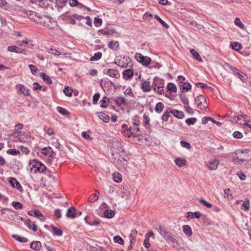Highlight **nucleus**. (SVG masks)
<instances>
[{
    "label": "nucleus",
    "mask_w": 251,
    "mask_h": 251,
    "mask_svg": "<svg viewBox=\"0 0 251 251\" xmlns=\"http://www.w3.org/2000/svg\"><path fill=\"white\" fill-rule=\"evenodd\" d=\"M26 14L28 18L34 22H36V20H37V17L39 15L37 13L30 10L27 11Z\"/></svg>",
    "instance_id": "nucleus-20"
},
{
    "label": "nucleus",
    "mask_w": 251,
    "mask_h": 251,
    "mask_svg": "<svg viewBox=\"0 0 251 251\" xmlns=\"http://www.w3.org/2000/svg\"><path fill=\"white\" fill-rule=\"evenodd\" d=\"M133 70L129 68L124 70L123 72V77L125 79H129L133 75Z\"/></svg>",
    "instance_id": "nucleus-16"
},
{
    "label": "nucleus",
    "mask_w": 251,
    "mask_h": 251,
    "mask_svg": "<svg viewBox=\"0 0 251 251\" xmlns=\"http://www.w3.org/2000/svg\"><path fill=\"white\" fill-rule=\"evenodd\" d=\"M48 17L49 16L46 15L41 16L39 15L35 23L45 27L46 24L47 23V21L48 20Z\"/></svg>",
    "instance_id": "nucleus-14"
},
{
    "label": "nucleus",
    "mask_w": 251,
    "mask_h": 251,
    "mask_svg": "<svg viewBox=\"0 0 251 251\" xmlns=\"http://www.w3.org/2000/svg\"><path fill=\"white\" fill-rule=\"evenodd\" d=\"M236 156L233 158V161L234 163L238 164L239 162H246L249 161L248 157H241V154L236 155Z\"/></svg>",
    "instance_id": "nucleus-25"
},
{
    "label": "nucleus",
    "mask_w": 251,
    "mask_h": 251,
    "mask_svg": "<svg viewBox=\"0 0 251 251\" xmlns=\"http://www.w3.org/2000/svg\"><path fill=\"white\" fill-rule=\"evenodd\" d=\"M16 88L18 90L23 94L25 96H28L30 95L29 90L25 87L23 84H17L16 85Z\"/></svg>",
    "instance_id": "nucleus-12"
},
{
    "label": "nucleus",
    "mask_w": 251,
    "mask_h": 251,
    "mask_svg": "<svg viewBox=\"0 0 251 251\" xmlns=\"http://www.w3.org/2000/svg\"><path fill=\"white\" fill-rule=\"evenodd\" d=\"M195 102L198 108L205 110L208 106L205 98L200 95L195 98Z\"/></svg>",
    "instance_id": "nucleus-3"
},
{
    "label": "nucleus",
    "mask_w": 251,
    "mask_h": 251,
    "mask_svg": "<svg viewBox=\"0 0 251 251\" xmlns=\"http://www.w3.org/2000/svg\"><path fill=\"white\" fill-rule=\"evenodd\" d=\"M8 181L13 188L17 189L21 192L24 191L21 184L18 181L16 178L10 177L9 178Z\"/></svg>",
    "instance_id": "nucleus-7"
},
{
    "label": "nucleus",
    "mask_w": 251,
    "mask_h": 251,
    "mask_svg": "<svg viewBox=\"0 0 251 251\" xmlns=\"http://www.w3.org/2000/svg\"><path fill=\"white\" fill-rule=\"evenodd\" d=\"M164 80L159 79L158 77H155L154 78L153 81V85L154 86H157L158 85H163L164 86Z\"/></svg>",
    "instance_id": "nucleus-48"
},
{
    "label": "nucleus",
    "mask_w": 251,
    "mask_h": 251,
    "mask_svg": "<svg viewBox=\"0 0 251 251\" xmlns=\"http://www.w3.org/2000/svg\"><path fill=\"white\" fill-rule=\"evenodd\" d=\"M154 18L166 28H168L169 27L168 25H167L164 21H163L158 15H155L154 16Z\"/></svg>",
    "instance_id": "nucleus-51"
},
{
    "label": "nucleus",
    "mask_w": 251,
    "mask_h": 251,
    "mask_svg": "<svg viewBox=\"0 0 251 251\" xmlns=\"http://www.w3.org/2000/svg\"><path fill=\"white\" fill-rule=\"evenodd\" d=\"M68 0H56L55 4L58 10L62 9L65 6L67 3Z\"/></svg>",
    "instance_id": "nucleus-35"
},
{
    "label": "nucleus",
    "mask_w": 251,
    "mask_h": 251,
    "mask_svg": "<svg viewBox=\"0 0 251 251\" xmlns=\"http://www.w3.org/2000/svg\"><path fill=\"white\" fill-rule=\"evenodd\" d=\"M135 58L138 62L141 63L145 66H148L151 62V59L150 57L147 56H144L140 53H136Z\"/></svg>",
    "instance_id": "nucleus-5"
},
{
    "label": "nucleus",
    "mask_w": 251,
    "mask_h": 251,
    "mask_svg": "<svg viewBox=\"0 0 251 251\" xmlns=\"http://www.w3.org/2000/svg\"><path fill=\"white\" fill-rule=\"evenodd\" d=\"M69 4L71 6H75L77 5L80 6V7H84V6L79 3L77 0H69Z\"/></svg>",
    "instance_id": "nucleus-54"
},
{
    "label": "nucleus",
    "mask_w": 251,
    "mask_h": 251,
    "mask_svg": "<svg viewBox=\"0 0 251 251\" xmlns=\"http://www.w3.org/2000/svg\"><path fill=\"white\" fill-rule=\"evenodd\" d=\"M94 24L96 27H99L101 26L102 24V20L99 17H95Z\"/></svg>",
    "instance_id": "nucleus-58"
},
{
    "label": "nucleus",
    "mask_w": 251,
    "mask_h": 251,
    "mask_svg": "<svg viewBox=\"0 0 251 251\" xmlns=\"http://www.w3.org/2000/svg\"><path fill=\"white\" fill-rule=\"evenodd\" d=\"M102 57V53L100 52H96L94 55L90 58V61H97L100 60Z\"/></svg>",
    "instance_id": "nucleus-46"
},
{
    "label": "nucleus",
    "mask_w": 251,
    "mask_h": 251,
    "mask_svg": "<svg viewBox=\"0 0 251 251\" xmlns=\"http://www.w3.org/2000/svg\"><path fill=\"white\" fill-rule=\"evenodd\" d=\"M242 204V207H241L242 209H243L244 211H248L250 208V201L248 199H246L245 201H243Z\"/></svg>",
    "instance_id": "nucleus-47"
},
{
    "label": "nucleus",
    "mask_w": 251,
    "mask_h": 251,
    "mask_svg": "<svg viewBox=\"0 0 251 251\" xmlns=\"http://www.w3.org/2000/svg\"><path fill=\"white\" fill-rule=\"evenodd\" d=\"M30 247L33 250L39 251L41 247V243L39 241H33L30 244Z\"/></svg>",
    "instance_id": "nucleus-34"
},
{
    "label": "nucleus",
    "mask_w": 251,
    "mask_h": 251,
    "mask_svg": "<svg viewBox=\"0 0 251 251\" xmlns=\"http://www.w3.org/2000/svg\"><path fill=\"white\" fill-rule=\"evenodd\" d=\"M99 199V195L97 194H93L91 195L89 198V201L93 203L98 200Z\"/></svg>",
    "instance_id": "nucleus-59"
},
{
    "label": "nucleus",
    "mask_w": 251,
    "mask_h": 251,
    "mask_svg": "<svg viewBox=\"0 0 251 251\" xmlns=\"http://www.w3.org/2000/svg\"><path fill=\"white\" fill-rule=\"evenodd\" d=\"M109 102V99L106 97H103L102 99L100 100V103L101 107L106 108L108 105Z\"/></svg>",
    "instance_id": "nucleus-39"
},
{
    "label": "nucleus",
    "mask_w": 251,
    "mask_h": 251,
    "mask_svg": "<svg viewBox=\"0 0 251 251\" xmlns=\"http://www.w3.org/2000/svg\"><path fill=\"white\" fill-rule=\"evenodd\" d=\"M40 76L43 79V80L48 84H51L52 81L51 78L47 75L45 73H40Z\"/></svg>",
    "instance_id": "nucleus-33"
},
{
    "label": "nucleus",
    "mask_w": 251,
    "mask_h": 251,
    "mask_svg": "<svg viewBox=\"0 0 251 251\" xmlns=\"http://www.w3.org/2000/svg\"><path fill=\"white\" fill-rule=\"evenodd\" d=\"M113 240L115 243L120 244V245H123L124 244V241L123 238L118 235L115 236L113 238Z\"/></svg>",
    "instance_id": "nucleus-57"
},
{
    "label": "nucleus",
    "mask_w": 251,
    "mask_h": 251,
    "mask_svg": "<svg viewBox=\"0 0 251 251\" xmlns=\"http://www.w3.org/2000/svg\"><path fill=\"white\" fill-rule=\"evenodd\" d=\"M28 67L33 75H35L38 71V68L35 65L30 64L28 65Z\"/></svg>",
    "instance_id": "nucleus-64"
},
{
    "label": "nucleus",
    "mask_w": 251,
    "mask_h": 251,
    "mask_svg": "<svg viewBox=\"0 0 251 251\" xmlns=\"http://www.w3.org/2000/svg\"><path fill=\"white\" fill-rule=\"evenodd\" d=\"M90 133H91V132L90 130H89L87 131L82 132L81 135L85 139L90 140L92 139V138L90 137Z\"/></svg>",
    "instance_id": "nucleus-61"
},
{
    "label": "nucleus",
    "mask_w": 251,
    "mask_h": 251,
    "mask_svg": "<svg viewBox=\"0 0 251 251\" xmlns=\"http://www.w3.org/2000/svg\"><path fill=\"white\" fill-rule=\"evenodd\" d=\"M25 224L29 229H31L34 232H36L38 230V227L35 224V222H31L29 219H28L25 221Z\"/></svg>",
    "instance_id": "nucleus-15"
},
{
    "label": "nucleus",
    "mask_w": 251,
    "mask_h": 251,
    "mask_svg": "<svg viewBox=\"0 0 251 251\" xmlns=\"http://www.w3.org/2000/svg\"><path fill=\"white\" fill-rule=\"evenodd\" d=\"M45 27L49 29H53L57 26V22L51 17L49 16L48 20L47 21Z\"/></svg>",
    "instance_id": "nucleus-13"
},
{
    "label": "nucleus",
    "mask_w": 251,
    "mask_h": 251,
    "mask_svg": "<svg viewBox=\"0 0 251 251\" xmlns=\"http://www.w3.org/2000/svg\"><path fill=\"white\" fill-rule=\"evenodd\" d=\"M106 75H108L111 77H113L116 78L120 77V74L118 73V71L114 69H108L106 71Z\"/></svg>",
    "instance_id": "nucleus-22"
},
{
    "label": "nucleus",
    "mask_w": 251,
    "mask_h": 251,
    "mask_svg": "<svg viewBox=\"0 0 251 251\" xmlns=\"http://www.w3.org/2000/svg\"><path fill=\"white\" fill-rule=\"evenodd\" d=\"M190 51V53L193 55V57L195 59H196L197 61L199 62L202 61V59L200 56V54L194 49H191Z\"/></svg>",
    "instance_id": "nucleus-37"
},
{
    "label": "nucleus",
    "mask_w": 251,
    "mask_h": 251,
    "mask_svg": "<svg viewBox=\"0 0 251 251\" xmlns=\"http://www.w3.org/2000/svg\"><path fill=\"white\" fill-rule=\"evenodd\" d=\"M12 206L16 209H22L23 207V205L20 202L14 201L12 203Z\"/></svg>",
    "instance_id": "nucleus-55"
},
{
    "label": "nucleus",
    "mask_w": 251,
    "mask_h": 251,
    "mask_svg": "<svg viewBox=\"0 0 251 251\" xmlns=\"http://www.w3.org/2000/svg\"><path fill=\"white\" fill-rule=\"evenodd\" d=\"M28 214L30 216L38 218L41 222H44L46 220L45 217L38 210H30L28 211Z\"/></svg>",
    "instance_id": "nucleus-8"
},
{
    "label": "nucleus",
    "mask_w": 251,
    "mask_h": 251,
    "mask_svg": "<svg viewBox=\"0 0 251 251\" xmlns=\"http://www.w3.org/2000/svg\"><path fill=\"white\" fill-rule=\"evenodd\" d=\"M50 228H51V231L54 235L56 236H62L63 234V231L59 228H58L56 227H55L53 225H51L50 226Z\"/></svg>",
    "instance_id": "nucleus-27"
},
{
    "label": "nucleus",
    "mask_w": 251,
    "mask_h": 251,
    "mask_svg": "<svg viewBox=\"0 0 251 251\" xmlns=\"http://www.w3.org/2000/svg\"><path fill=\"white\" fill-rule=\"evenodd\" d=\"M174 116L177 119H183L184 117V114L183 111L174 109Z\"/></svg>",
    "instance_id": "nucleus-40"
},
{
    "label": "nucleus",
    "mask_w": 251,
    "mask_h": 251,
    "mask_svg": "<svg viewBox=\"0 0 251 251\" xmlns=\"http://www.w3.org/2000/svg\"><path fill=\"white\" fill-rule=\"evenodd\" d=\"M73 92V90L72 88L69 86H66L63 89L64 93L68 97H71L72 96Z\"/></svg>",
    "instance_id": "nucleus-44"
},
{
    "label": "nucleus",
    "mask_w": 251,
    "mask_h": 251,
    "mask_svg": "<svg viewBox=\"0 0 251 251\" xmlns=\"http://www.w3.org/2000/svg\"><path fill=\"white\" fill-rule=\"evenodd\" d=\"M180 144L181 147L185 148L187 149H190L191 148V146L189 142L184 141H181Z\"/></svg>",
    "instance_id": "nucleus-62"
},
{
    "label": "nucleus",
    "mask_w": 251,
    "mask_h": 251,
    "mask_svg": "<svg viewBox=\"0 0 251 251\" xmlns=\"http://www.w3.org/2000/svg\"><path fill=\"white\" fill-rule=\"evenodd\" d=\"M230 47L235 51H239L241 49V44L237 42H234L230 44Z\"/></svg>",
    "instance_id": "nucleus-38"
},
{
    "label": "nucleus",
    "mask_w": 251,
    "mask_h": 251,
    "mask_svg": "<svg viewBox=\"0 0 251 251\" xmlns=\"http://www.w3.org/2000/svg\"><path fill=\"white\" fill-rule=\"evenodd\" d=\"M113 179L116 182H121L122 180V177L120 174L117 173L116 174L115 173L113 174Z\"/></svg>",
    "instance_id": "nucleus-49"
},
{
    "label": "nucleus",
    "mask_w": 251,
    "mask_h": 251,
    "mask_svg": "<svg viewBox=\"0 0 251 251\" xmlns=\"http://www.w3.org/2000/svg\"><path fill=\"white\" fill-rule=\"evenodd\" d=\"M108 48L112 50H118L119 49V43L117 41H111L108 44Z\"/></svg>",
    "instance_id": "nucleus-19"
},
{
    "label": "nucleus",
    "mask_w": 251,
    "mask_h": 251,
    "mask_svg": "<svg viewBox=\"0 0 251 251\" xmlns=\"http://www.w3.org/2000/svg\"><path fill=\"white\" fill-rule=\"evenodd\" d=\"M179 97L181 100V101L184 105H188L189 104V100L186 97L185 94H180Z\"/></svg>",
    "instance_id": "nucleus-53"
},
{
    "label": "nucleus",
    "mask_w": 251,
    "mask_h": 251,
    "mask_svg": "<svg viewBox=\"0 0 251 251\" xmlns=\"http://www.w3.org/2000/svg\"><path fill=\"white\" fill-rule=\"evenodd\" d=\"M57 110L63 116H68L70 115L69 112L66 109L60 106H58L57 107Z\"/></svg>",
    "instance_id": "nucleus-45"
},
{
    "label": "nucleus",
    "mask_w": 251,
    "mask_h": 251,
    "mask_svg": "<svg viewBox=\"0 0 251 251\" xmlns=\"http://www.w3.org/2000/svg\"><path fill=\"white\" fill-rule=\"evenodd\" d=\"M132 129V127H130L128 128H127L125 130H124L122 131L124 133V135L128 138H130L132 136L134 137H138L141 134L139 133H136V132H133L131 131Z\"/></svg>",
    "instance_id": "nucleus-10"
},
{
    "label": "nucleus",
    "mask_w": 251,
    "mask_h": 251,
    "mask_svg": "<svg viewBox=\"0 0 251 251\" xmlns=\"http://www.w3.org/2000/svg\"><path fill=\"white\" fill-rule=\"evenodd\" d=\"M141 88L144 92H148L151 91V88L150 82L148 81H144L141 84Z\"/></svg>",
    "instance_id": "nucleus-23"
},
{
    "label": "nucleus",
    "mask_w": 251,
    "mask_h": 251,
    "mask_svg": "<svg viewBox=\"0 0 251 251\" xmlns=\"http://www.w3.org/2000/svg\"><path fill=\"white\" fill-rule=\"evenodd\" d=\"M20 153L19 150L15 149H8L7 151V153L12 155H17Z\"/></svg>",
    "instance_id": "nucleus-56"
},
{
    "label": "nucleus",
    "mask_w": 251,
    "mask_h": 251,
    "mask_svg": "<svg viewBox=\"0 0 251 251\" xmlns=\"http://www.w3.org/2000/svg\"><path fill=\"white\" fill-rule=\"evenodd\" d=\"M18 50H20V48L16 46H10L7 48V50L10 52L17 53L18 52Z\"/></svg>",
    "instance_id": "nucleus-60"
},
{
    "label": "nucleus",
    "mask_w": 251,
    "mask_h": 251,
    "mask_svg": "<svg viewBox=\"0 0 251 251\" xmlns=\"http://www.w3.org/2000/svg\"><path fill=\"white\" fill-rule=\"evenodd\" d=\"M197 121V119L196 118L193 117L187 119L185 121V123L188 126H191L195 124Z\"/></svg>",
    "instance_id": "nucleus-52"
},
{
    "label": "nucleus",
    "mask_w": 251,
    "mask_h": 251,
    "mask_svg": "<svg viewBox=\"0 0 251 251\" xmlns=\"http://www.w3.org/2000/svg\"><path fill=\"white\" fill-rule=\"evenodd\" d=\"M42 154L54 158L56 153L53 151L51 148L50 147H45L42 149Z\"/></svg>",
    "instance_id": "nucleus-9"
},
{
    "label": "nucleus",
    "mask_w": 251,
    "mask_h": 251,
    "mask_svg": "<svg viewBox=\"0 0 251 251\" xmlns=\"http://www.w3.org/2000/svg\"><path fill=\"white\" fill-rule=\"evenodd\" d=\"M97 114L98 115L99 117L101 120H102V121L103 122H104L105 123H107L109 122V121L110 120V118H109V116L107 114H105V113L101 112H98Z\"/></svg>",
    "instance_id": "nucleus-26"
},
{
    "label": "nucleus",
    "mask_w": 251,
    "mask_h": 251,
    "mask_svg": "<svg viewBox=\"0 0 251 251\" xmlns=\"http://www.w3.org/2000/svg\"><path fill=\"white\" fill-rule=\"evenodd\" d=\"M219 161L218 160H214L210 161L208 165V168L210 170H215L217 169L219 164Z\"/></svg>",
    "instance_id": "nucleus-32"
},
{
    "label": "nucleus",
    "mask_w": 251,
    "mask_h": 251,
    "mask_svg": "<svg viewBox=\"0 0 251 251\" xmlns=\"http://www.w3.org/2000/svg\"><path fill=\"white\" fill-rule=\"evenodd\" d=\"M155 228L158 230L159 233L167 240L170 242H173L172 236L171 233L168 231V229L163 226L157 225Z\"/></svg>",
    "instance_id": "nucleus-2"
},
{
    "label": "nucleus",
    "mask_w": 251,
    "mask_h": 251,
    "mask_svg": "<svg viewBox=\"0 0 251 251\" xmlns=\"http://www.w3.org/2000/svg\"><path fill=\"white\" fill-rule=\"evenodd\" d=\"M236 75L243 82H246L248 78L247 75L245 74L240 72V71L237 72Z\"/></svg>",
    "instance_id": "nucleus-43"
},
{
    "label": "nucleus",
    "mask_w": 251,
    "mask_h": 251,
    "mask_svg": "<svg viewBox=\"0 0 251 251\" xmlns=\"http://www.w3.org/2000/svg\"><path fill=\"white\" fill-rule=\"evenodd\" d=\"M114 85V83L107 78L102 79L100 80V86L107 94L111 93L112 88Z\"/></svg>",
    "instance_id": "nucleus-4"
},
{
    "label": "nucleus",
    "mask_w": 251,
    "mask_h": 251,
    "mask_svg": "<svg viewBox=\"0 0 251 251\" xmlns=\"http://www.w3.org/2000/svg\"><path fill=\"white\" fill-rule=\"evenodd\" d=\"M120 57L122 58V59L115 61L113 63L122 68H132L133 67V63L129 56L124 55L123 57L122 56Z\"/></svg>",
    "instance_id": "nucleus-1"
},
{
    "label": "nucleus",
    "mask_w": 251,
    "mask_h": 251,
    "mask_svg": "<svg viewBox=\"0 0 251 251\" xmlns=\"http://www.w3.org/2000/svg\"><path fill=\"white\" fill-rule=\"evenodd\" d=\"M114 102L118 106L126 104V100L123 97H118L114 99Z\"/></svg>",
    "instance_id": "nucleus-24"
},
{
    "label": "nucleus",
    "mask_w": 251,
    "mask_h": 251,
    "mask_svg": "<svg viewBox=\"0 0 251 251\" xmlns=\"http://www.w3.org/2000/svg\"><path fill=\"white\" fill-rule=\"evenodd\" d=\"M84 220L87 224L91 226H99L100 224V221L95 217H91L87 216L85 217Z\"/></svg>",
    "instance_id": "nucleus-6"
},
{
    "label": "nucleus",
    "mask_w": 251,
    "mask_h": 251,
    "mask_svg": "<svg viewBox=\"0 0 251 251\" xmlns=\"http://www.w3.org/2000/svg\"><path fill=\"white\" fill-rule=\"evenodd\" d=\"M175 162L178 166L180 167L185 166L187 163L186 160L183 158H176Z\"/></svg>",
    "instance_id": "nucleus-30"
},
{
    "label": "nucleus",
    "mask_w": 251,
    "mask_h": 251,
    "mask_svg": "<svg viewBox=\"0 0 251 251\" xmlns=\"http://www.w3.org/2000/svg\"><path fill=\"white\" fill-rule=\"evenodd\" d=\"M77 213H76L75 208L74 206H72L67 210L66 216L70 219H75L77 217Z\"/></svg>",
    "instance_id": "nucleus-11"
},
{
    "label": "nucleus",
    "mask_w": 251,
    "mask_h": 251,
    "mask_svg": "<svg viewBox=\"0 0 251 251\" xmlns=\"http://www.w3.org/2000/svg\"><path fill=\"white\" fill-rule=\"evenodd\" d=\"M201 215V213L199 211H197L195 212H189L187 213L186 217H187V218L199 219L200 218Z\"/></svg>",
    "instance_id": "nucleus-28"
},
{
    "label": "nucleus",
    "mask_w": 251,
    "mask_h": 251,
    "mask_svg": "<svg viewBox=\"0 0 251 251\" xmlns=\"http://www.w3.org/2000/svg\"><path fill=\"white\" fill-rule=\"evenodd\" d=\"M164 107V105L162 102H158L155 106V110L157 113H160L163 110V109Z\"/></svg>",
    "instance_id": "nucleus-50"
},
{
    "label": "nucleus",
    "mask_w": 251,
    "mask_h": 251,
    "mask_svg": "<svg viewBox=\"0 0 251 251\" xmlns=\"http://www.w3.org/2000/svg\"><path fill=\"white\" fill-rule=\"evenodd\" d=\"M170 113L173 114V109H172L169 108V109H167L165 111V112L163 114V115L162 117V119L163 121H165V122L168 121L169 118H171V121H172V117H171Z\"/></svg>",
    "instance_id": "nucleus-21"
},
{
    "label": "nucleus",
    "mask_w": 251,
    "mask_h": 251,
    "mask_svg": "<svg viewBox=\"0 0 251 251\" xmlns=\"http://www.w3.org/2000/svg\"><path fill=\"white\" fill-rule=\"evenodd\" d=\"M143 118L144 119V126L146 128H148V126H150L149 123H150V118H149L148 116L146 114H145L143 116Z\"/></svg>",
    "instance_id": "nucleus-63"
},
{
    "label": "nucleus",
    "mask_w": 251,
    "mask_h": 251,
    "mask_svg": "<svg viewBox=\"0 0 251 251\" xmlns=\"http://www.w3.org/2000/svg\"><path fill=\"white\" fill-rule=\"evenodd\" d=\"M191 84L188 82H185L182 84L179 85V88L181 93L188 91L191 89Z\"/></svg>",
    "instance_id": "nucleus-17"
},
{
    "label": "nucleus",
    "mask_w": 251,
    "mask_h": 251,
    "mask_svg": "<svg viewBox=\"0 0 251 251\" xmlns=\"http://www.w3.org/2000/svg\"><path fill=\"white\" fill-rule=\"evenodd\" d=\"M115 215V211L112 210H106L104 211L103 216L107 219H111L114 217Z\"/></svg>",
    "instance_id": "nucleus-29"
},
{
    "label": "nucleus",
    "mask_w": 251,
    "mask_h": 251,
    "mask_svg": "<svg viewBox=\"0 0 251 251\" xmlns=\"http://www.w3.org/2000/svg\"><path fill=\"white\" fill-rule=\"evenodd\" d=\"M22 135L23 133L22 131H16L12 134L11 136L13 138L12 140L14 142H22L23 140L21 139V136Z\"/></svg>",
    "instance_id": "nucleus-18"
},
{
    "label": "nucleus",
    "mask_w": 251,
    "mask_h": 251,
    "mask_svg": "<svg viewBox=\"0 0 251 251\" xmlns=\"http://www.w3.org/2000/svg\"><path fill=\"white\" fill-rule=\"evenodd\" d=\"M12 237L20 243H26L28 241V239L26 238L25 237L20 236V235L17 234H13L12 235Z\"/></svg>",
    "instance_id": "nucleus-36"
},
{
    "label": "nucleus",
    "mask_w": 251,
    "mask_h": 251,
    "mask_svg": "<svg viewBox=\"0 0 251 251\" xmlns=\"http://www.w3.org/2000/svg\"><path fill=\"white\" fill-rule=\"evenodd\" d=\"M98 31L103 35H107L108 36H109L112 35L115 33L116 30L115 29L113 28L112 29H108L107 31H105L103 29H100Z\"/></svg>",
    "instance_id": "nucleus-41"
},
{
    "label": "nucleus",
    "mask_w": 251,
    "mask_h": 251,
    "mask_svg": "<svg viewBox=\"0 0 251 251\" xmlns=\"http://www.w3.org/2000/svg\"><path fill=\"white\" fill-rule=\"evenodd\" d=\"M183 232L188 237L192 235V230L191 227L188 225H184L182 226Z\"/></svg>",
    "instance_id": "nucleus-31"
},
{
    "label": "nucleus",
    "mask_w": 251,
    "mask_h": 251,
    "mask_svg": "<svg viewBox=\"0 0 251 251\" xmlns=\"http://www.w3.org/2000/svg\"><path fill=\"white\" fill-rule=\"evenodd\" d=\"M225 67L231 70L234 74L236 75L237 72L239 71L236 67L232 66L228 63H225Z\"/></svg>",
    "instance_id": "nucleus-42"
}]
</instances>
